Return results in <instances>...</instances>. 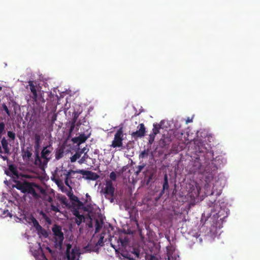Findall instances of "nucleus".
Returning a JSON list of instances; mask_svg holds the SVG:
<instances>
[{"label":"nucleus","instance_id":"nucleus-1","mask_svg":"<svg viewBox=\"0 0 260 260\" xmlns=\"http://www.w3.org/2000/svg\"><path fill=\"white\" fill-rule=\"evenodd\" d=\"M14 187L20 190L22 193L31 195L35 199L41 198V194L45 193V189L41 186L32 182L28 181L25 179H20L15 181Z\"/></svg>","mask_w":260,"mask_h":260},{"label":"nucleus","instance_id":"nucleus-2","mask_svg":"<svg viewBox=\"0 0 260 260\" xmlns=\"http://www.w3.org/2000/svg\"><path fill=\"white\" fill-rule=\"evenodd\" d=\"M35 160L34 163L36 166H40L42 165V161L39 155V149L41 147V136L38 134L35 135Z\"/></svg>","mask_w":260,"mask_h":260},{"label":"nucleus","instance_id":"nucleus-3","mask_svg":"<svg viewBox=\"0 0 260 260\" xmlns=\"http://www.w3.org/2000/svg\"><path fill=\"white\" fill-rule=\"evenodd\" d=\"M102 192L104 193L105 197L110 200L111 203L114 202V194L115 188L113 186V183L111 180H107L106 182V186L102 189Z\"/></svg>","mask_w":260,"mask_h":260},{"label":"nucleus","instance_id":"nucleus-4","mask_svg":"<svg viewBox=\"0 0 260 260\" xmlns=\"http://www.w3.org/2000/svg\"><path fill=\"white\" fill-rule=\"evenodd\" d=\"M66 253L68 260H79L80 255L79 249L76 246L72 248V245L70 244L67 245Z\"/></svg>","mask_w":260,"mask_h":260},{"label":"nucleus","instance_id":"nucleus-5","mask_svg":"<svg viewBox=\"0 0 260 260\" xmlns=\"http://www.w3.org/2000/svg\"><path fill=\"white\" fill-rule=\"evenodd\" d=\"M53 149V148L51 147L50 145L43 147L41 153V159H43V161H42V165L40 166H39V167H44L45 166H46L47 165L48 161L51 158V152Z\"/></svg>","mask_w":260,"mask_h":260},{"label":"nucleus","instance_id":"nucleus-6","mask_svg":"<svg viewBox=\"0 0 260 260\" xmlns=\"http://www.w3.org/2000/svg\"><path fill=\"white\" fill-rule=\"evenodd\" d=\"M77 172L76 171L70 170L69 171H67L66 169H61L58 171H57L56 173V176L59 178V177H64V183L65 184L70 187L69 180L71 178V175L72 174H76Z\"/></svg>","mask_w":260,"mask_h":260},{"label":"nucleus","instance_id":"nucleus-7","mask_svg":"<svg viewBox=\"0 0 260 260\" xmlns=\"http://www.w3.org/2000/svg\"><path fill=\"white\" fill-rule=\"evenodd\" d=\"M52 232L53 234L56 237L55 238V243L56 244L60 247L61 246L62 244V242L64 239L63 234L61 231V229L60 226L54 225L52 229Z\"/></svg>","mask_w":260,"mask_h":260},{"label":"nucleus","instance_id":"nucleus-8","mask_svg":"<svg viewBox=\"0 0 260 260\" xmlns=\"http://www.w3.org/2000/svg\"><path fill=\"white\" fill-rule=\"evenodd\" d=\"M123 131L122 128H120L115 133L114 140L110 147L113 148L120 147L122 146Z\"/></svg>","mask_w":260,"mask_h":260},{"label":"nucleus","instance_id":"nucleus-9","mask_svg":"<svg viewBox=\"0 0 260 260\" xmlns=\"http://www.w3.org/2000/svg\"><path fill=\"white\" fill-rule=\"evenodd\" d=\"M77 173L82 174L84 176H86L84 178L87 180H96L99 178L100 176L96 173L90 171L84 170H76Z\"/></svg>","mask_w":260,"mask_h":260},{"label":"nucleus","instance_id":"nucleus-10","mask_svg":"<svg viewBox=\"0 0 260 260\" xmlns=\"http://www.w3.org/2000/svg\"><path fill=\"white\" fill-rule=\"evenodd\" d=\"M32 147H27L25 149H22V156L24 160L26 161H32Z\"/></svg>","mask_w":260,"mask_h":260},{"label":"nucleus","instance_id":"nucleus-11","mask_svg":"<svg viewBox=\"0 0 260 260\" xmlns=\"http://www.w3.org/2000/svg\"><path fill=\"white\" fill-rule=\"evenodd\" d=\"M140 128L139 130L132 133V136L133 138L137 139L138 138H142L145 135L146 130L144 124L141 123L139 124Z\"/></svg>","mask_w":260,"mask_h":260},{"label":"nucleus","instance_id":"nucleus-12","mask_svg":"<svg viewBox=\"0 0 260 260\" xmlns=\"http://www.w3.org/2000/svg\"><path fill=\"white\" fill-rule=\"evenodd\" d=\"M28 85L30 87V90L32 93V99H33L34 102L37 103L38 102V94L37 89L36 88V86L34 84V82L32 81H29L28 82Z\"/></svg>","mask_w":260,"mask_h":260},{"label":"nucleus","instance_id":"nucleus-13","mask_svg":"<svg viewBox=\"0 0 260 260\" xmlns=\"http://www.w3.org/2000/svg\"><path fill=\"white\" fill-rule=\"evenodd\" d=\"M1 144L4 153L6 154L10 153V149L9 148V144L8 141L5 137L2 138L1 140Z\"/></svg>","mask_w":260,"mask_h":260},{"label":"nucleus","instance_id":"nucleus-14","mask_svg":"<svg viewBox=\"0 0 260 260\" xmlns=\"http://www.w3.org/2000/svg\"><path fill=\"white\" fill-rule=\"evenodd\" d=\"M150 149L149 148H147L146 149H144L143 151H141L139 155V157L140 159H143L147 158L150 153Z\"/></svg>","mask_w":260,"mask_h":260},{"label":"nucleus","instance_id":"nucleus-15","mask_svg":"<svg viewBox=\"0 0 260 260\" xmlns=\"http://www.w3.org/2000/svg\"><path fill=\"white\" fill-rule=\"evenodd\" d=\"M36 231L37 232V233L39 236H42L45 238L47 237L48 236V233L46 231V230L43 229L41 226Z\"/></svg>","mask_w":260,"mask_h":260},{"label":"nucleus","instance_id":"nucleus-16","mask_svg":"<svg viewBox=\"0 0 260 260\" xmlns=\"http://www.w3.org/2000/svg\"><path fill=\"white\" fill-rule=\"evenodd\" d=\"M104 235L103 234H101L100 236V238L97 242V243L94 245V247L96 248H99V246H103L104 245Z\"/></svg>","mask_w":260,"mask_h":260},{"label":"nucleus","instance_id":"nucleus-17","mask_svg":"<svg viewBox=\"0 0 260 260\" xmlns=\"http://www.w3.org/2000/svg\"><path fill=\"white\" fill-rule=\"evenodd\" d=\"M86 252H90L91 251L98 252L99 248H94V246H91L89 244H87L84 247Z\"/></svg>","mask_w":260,"mask_h":260},{"label":"nucleus","instance_id":"nucleus-18","mask_svg":"<svg viewBox=\"0 0 260 260\" xmlns=\"http://www.w3.org/2000/svg\"><path fill=\"white\" fill-rule=\"evenodd\" d=\"M55 158L58 160L62 158L63 156V150L61 148L57 149L55 152Z\"/></svg>","mask_w":260,"mask_h":260},{"label":"nucleus","instance_id":"nucleus-19","mask_svg":"<svg viewBox=\"0 0 260 260\" xmlns=\"http://www.w3.org/2000/svg\"><path fill=\"white\" fill-rule=\"evenodd\" d=\"M77 141L79 143L81 144L85 142V141L87 139V137H86L84 134L80 135L77 138Z\"/></svg>","mask_w":260,"mask_h":260},{"label":"nucleus","instance_id":"nucleus-20","mask_svg":"<svg viewBox=\"0 0 260 260\" xmlns=\"http://www.w3.org/2000/svg\"><path fill=\"white\" fill-rule=\"evenodd\" d=\"M161 128V125L159 124H153V128L152 129L153 134L154 135H157L159 133V129Z\"/></svg>","mask_w":260,"mask_h":260},{"label":"nucleus","instance_id":"nucleus-21","mask_svg":"<svg viewBox=\"0 0 260 260\" xmlns=\"http://www.w3.org/2000/svg\"><path fill=\"white\" fill-rule=\"evenodd\" d=\"M162 189H164V190H168L169 189L168 178L167 174L164 175V181L162 185Z\"/></svg>","mask_w":260,"mask_h":260},{"label":"nucleus","instance_id":"nucleus-22","mask_svg":"<svg viewBox=\"0 0 260 260\" xmlns=\"http://www.w3.org/2000/svg\"><path fill=\"white\" fill-rule=\"evenodd\" d=\"M84 219L85 217L84 215L80 214V215L76 217L75 222L78 225H79L83 221H84Z\"/></svg>","mask_w":260,"mask_h":260},{"label":"nucleus","instance_id":"nucleus-23","mask_svg":"<svg viewBox=\"0 0 260 260\" xmlns=\"http://www.w3.org/2000/svg\"><path fill=\"white\" fill-rule=\"evenodd\" d=\"M31 222L33 224L34 227L36 229V230H38L39 228L41 226V225L39 224V222L38 220L34 217H31Z\"/></svg>","mask_w":260,"mask_h":260},{"label":"nucleus","instance_id":"nucleus-24","mask_svg":"<svg viewBox=\"0 0 260 260\" xmlns=\"http://www.w3.org/2000/svg\"><path fill=\"white\" fill-rule=\"evenodd\" d=\"M73 117L70 123L76 124L77 119L79 116V113L78 112L75 111L73 112Z\"/></svg>","mask_w":260,"mask_h":260},{"label":"nucleus","instance_id":"nucleus-25","mask_svg":"<svg viewBox=\"0 0 260 260\" xmlns=\"http://www.w3.org/2000/svg\"><path fill=\"white\" fill-rule=\"evenodd\" d=\"M145 165L143 164L142 165H139L137 167H136V171H135V174L137 176L142 171V170L144 169L145 167Z\"/></svg>","mask_w":260,"mask_h":260},{"label":"nucleus","instance_id":"nucleus-26","mask_svg":"<svg viewBox=\"0 0 260 260\" xmlns=\"http://www.w3.org/2000/svg\"><path fill=\"white\" fill-rule=\"evenodd\" d=\"M194 166L196 167L193 169V171L196 172L198 170H199L201 169V164L199 162V160H196L194 162Z\"/></svg>","mask_w":260,"mask_h":260},{"label":"nucleus","instance_id":"nucleus-27","mask_svg":"<svg viewBox=\"0 0 260 260\" xmlns=\"http://www.w3.org/2000/svg\"><path fill=\"white\" fill-rule=\"evenodd\" d=\"M54 181L59 188L61 189L63 188V183L61 179L60 178H56L54 179Z\"/></svg>","mask_w":260,"mask_h":260},{"label":"nucleus","instance_id":"nucleus-28","mask_svg":"<svg viewBox=\"0 0 260 260\" xmlns=\"http://www.w3.org/2000/svg\"><path fill=\"white\" fill-rule=\"evenodd\" d=\"M102 224L100 223V222L99 221V220L98 219H96V221H95V233H96L99 232V231L102 228Z\"/></svg>","mask_w":260,"mask_h":260},{"label":"nucleus","instance_id":"nucleus-29","mask_svg":"<svg viewBox=\"0 0 260 260\" xmlns=\"http://www.w3.org/2000/svg\"><path fill=\"white\" fill-rule=\"evenodd\" d=\"M8 137L13 141H14L16 135L14 132L12 131H8L7 132Z\"/></svg>","mask_w":260,"mask_h":260},{"label":"nucleus","instance_id":"nucleus-30","mask_svg":"<svg viewBox=\"0 0 260 260\" xmlns=\"http://www.w3.org/2000/svg\"><path fill=\"white\" fill-rule=\"evenodd\" d=\"M80 156L81 154L80 153L76 152L71 157V161L72 162H75L77 159L80 158Z\"/></svg>","mask_w":260,"mask_h":260},{"label":"nucleus","instance_id":"nucleus-31","mask_svg":"<svg viewBox=\"0 0 260 260\" xmlns=\"http://www.w3.org/2000/svg\"><path fill=\"white\" fill-rule=\"evenodd\" d=\"M146 259L147 260H162V258H158L157 257L152 255H146Z\"/></svg>","mask_w":260,"mask_h":260},{"label":"nucleus","instance_id":"nucleus-32","mask_svg":"<svg viewBox=\"0 0 260 260\" xmlns=\"http://www.w3.org/2000/svg\"><path fill=\"white\" fill-rule=\"evenodd\" d=\"M5 124L4 122H0V136L5 132Z\"/></svg>","mask_w":260,"mask_h":260},{"label":"nucleus","instance_id":"nucleus-33","mask_svg":"<svg viewBox=\"0 0 260 260\" xmlns=\"http://www.w3.org/2000/svg\"><path fill=\"white\" fill-rule=\"evenodd\" d=\"M133 254L135 255V257L139 259L140 255V251L138 249L133 248V251L132 252Z\"/></svg>","mask_w":260,"mask_h":260},{"label":"nucleus","instance_id":"nucleus-34","mask_svg":"<svg viewBox=\"0 0 260 260\" xmlns=\"http://www.w3.org/2000/svg\"><path fill=\"white\" fill-rule=\"evenodd\" d=\"M2 108L3 110L6 112V113L8 114V116L10 115V112L7 107V105L5 104H2Z\"/></svg>","mask_w":260,"mask_h":260},{"label":"nucleus","instance_id":"nucleus-35","mask_svg":"<svg viewBox=\"0 0 260 260\" xmlns=\"http://www.w3.org/2000/svg\"><path fill=\"white\" fill-rule=\"evenodd\" d=\"M51 210L55 212H58L60 211L58 208V206H55L52 204L51 205Z\"/></svg>","mask_w":260,"mask_h":260},{"label":"nucleus","instance_id":"nucleus-36","mask_svg":"<svg viewBox=\"0 0 260 260\" xmlns=\"http://www.w3.org/2000/svg\"><path fill=\"white\" fill-rule=\"evenodd\" d=\"M110 178L111 179V181H115L116 179V175L114 172H112L110 174Z\"/></svg>","mask_w":260,"mask_h":260},{"label":"nucleus","instance_id":"nucleus-37","mask_svg":"<svg viewBox=\"0 0 260 260\" xmlns=\"http://www.w3.org/2000/svg\"><path fill=\"white\" fill-rule=\"evenodd\" d=\"M56 119H57V114L53 113L50 118L51 123L53 124L55 122V121L56 120Z\"/></svg>","mask_w":260,"mask_h":260},{"label":"nucleus","instance_id":"nucleus-38","mask_svg":"<svg viewBox=\"0 0 260 260\" xmlns=\"http://www.w3.org/2000/svg\"><path fill=\"white\" fill-rule=\"evenodd\" d=\"M155 136V135H153V134H150V135H149V143L150 144H152V143L153 142V141H154V140Z\"/></svg>","mask_w":260,"mask_h":260},{"label":"nucleus","instance_id":"nucleus-39","mask_svg":"<svg viewBox=\"0 0 260 260\" xmlns=\"http://www.w3.org/2000/svg\"><path fill=\"white\" fill-rule=\"evenodd\" d=\"M70 124L71 125L69 129V133L71 134L74 129V128L75 127V124L70 123Z\"/></svg>","mask_w":260,"mask_h":260},{"label":"nucleus","instance_id":"nucleus-40","mask_svg":"<svg viewBox=\"0 0 260 260\" xmlns=\"http://www.w3.org/2000/svg\"><path fill=\"white\" fill-rule=\"evenodd\" d=\"M41 194L42 195V197H41V198L43 199V200H44L45 201L48 199V197L50 196L48 194L46 190H45V193L44 194Z\"/></svg>","mask_w":260,"mask_h":260},{"label":"nucleus","instance_id":"nucleus-41","mask_svg":"<svg viewBox=\"0 0 260 260\" xmlns=\"http://www.w3.org/2000/svg\"><path fill=\"white\" fill-rule=\"evenodd\" d=\"M73 214L76 217L80 215V212L78 209H75L73 211Z\"/></svg>","mask_w":260,"mask_h":260},{"label":"nucleus","instance_id":"nucleus-42","mask_svg":"<svg viewBox=\"0 0 260 260\" xmlns=\"http://www.w3.org/2000/svg\"><path fill=\"white\" fill-rule=\"evenodd\" d=\"M9 169L11 172H12L14 174H15V168L13 165L9 166Z\"/></svg>","mask_w":260,"mask_h":260},{"label":"nucleus","instance_id":"nucleus-43","mask_svg":"<svg viewBox=\"0 0 260 260\" xmlns=\"http://www.w3.org/2000/svg\"><path fill=\"white\" fill-rule=\"evenodd\" d=\"M167 256V257H166V256H165V257L164 258L165 260H171V254H170V252H168Z\"/></svg>","mask_w":260,"mask_h":260},{"label":"nucleus","instance_id":"nucleus-44","mask_svg":"<svg viewBox=\"0 0 260 260\" xmlns=\"http://www.w3.org/2000/svg\"><path fill=\"white\" fill-rule=\"evenodd\" d=\"M165 190H164V189H162V190H161V191L159 193L158 197L157 198V199H156V201H157L158 199H159L162 197V196L164 194Z\"/></svg>","mask_w":260,"mask_h":260},{"label":"nucleus","instance_id":"nucleus-45","mask_svg":"<svg viewBox=\"0 0 260 260\" xmlns=\"http://www.w3.org/2000/svg\"><path fill=\"white\" fill-rule=\"evenodd\" d=\"M71 200L72 201H75L76 203L77 201H78L79 199L77 197L73 196V197H71Z\"/></svg>","mask_w":260,"mask_h":260},{"label":"nucleus","instance_id":"nucleus-46","mask_svg":"<svg viewBox=\"0 0 260 260\" xmlns=\"http://www.w3.org/2000/svg\"><path fill=\"white\" fill-rule=\"evenodd\" d=\"M77 205L79 207H81L83 206V204L82 202H81L79 200L77 202Z\"/></svg>","mask_w":260,"mask_h":260},{"label":"nucleus","instance_id":"nucleus-47","mask_svg":"<svg viewBox=\"0 0 260 260\" xmlns=\"http://www.w3.org/2000/svg\"><path fill=\"white\" fill-rule=\"evenodd\" d=\"M152 177H153V175L151 174L150 175L149 177H148V180L147 181V184L148 185L149 184V183L151 181L152 179Z\"/></svg>","mask_w":260,"mask_h":260},{"label":"nucleus","instance_id":"nucleus-48","mask_svg":"<svg viewBox=\"0 0 260 260\" xmlns=\"http://www.w3.org/2000/svg\"><path fill=\"white\" fill-rule=\"evenodd\" d=\"M48 201V202H52L53 201L52 198L51 196L48 197V199L46 200Z\"/></svg>","mask_w":260,"mask_h":260},{"label":"nucleus","instance_id":"nucleus-49","mask_svg":"<svg viewBox=\"0 0 260 260\" xmlns=\"http://www.w3.org/2000/svg\"><path fill=\"white\" fill-rule=\"evenodd\" d=\"M203 149H204V150H203V149H201V150H200V149H199V152H200V153H205V152H206V151H207V149H206V148H203Z\"/></svg>","mask_w":260,"mask_h":260},{"label":"nucleus","instance_id":"nucleus-50","mask_svg":"<svg viewBox=\"0 0 260 260\" xmlns=\"http://www.w3.org/2000/svg\"><path fill=\"white\" fill-rule=\"evenodd\" d=\"M1 155V158L4 160H8V158L7 156H3V155Z\"/></svg>","mask_w":260,"mask_h":260},{"label":"nucleus","instance_id":"nucleus-51","mask_svg":"<svg viewBox=\"0 0 260 260\" xmlns=\"http://www.w3.org/2000/svg\"><path fill=\"white\" fill-rule=\"evenodd\" d=\"M43 217L45 218L47 222H49L50 221V219L46 216V214H43Z\"/></svg>","mask_w":260,"mask_h":260},{"label":"nucleus","instance_id":"nucleus-52","mask_svg":"<svg viewBox=\"0 0 260 260\" xmlns=\"http://www.w3.org/2000/svg\"><path fill=\"white\" fill-rule=\"evenodd\" d=\"M192 122V120L190 119L189 118L186 120V123L187 124L188 123Z\"/></svg>","mask_w":260,"mask_h":260},{"label":"nucleus","instance_id":"nucleus-53","mask_svg":"<svg viewBox=\"0 0 260 260\" xmlns=\"http://www.w3.org/2000/svg\"><path fill=\"white\" fill-rule=\"evenodd\" d=\"M84 159H83V158H82L80 161H79V162L80 163H82L83 161H84Z\"/></svg>","mask_w":260,"mask_h":260},{"label":"nucleus","instance_id":"nucleus-54","mask_svg":"<svg viewBox=\"0 0 260 260\" xmlns=\"http://www.w3.org/2000/svg\"><path fill=\"white\" fill-rule=\"evenodd\" d=\"M3 153V151H2V149L1 148V147H0V153Z\"/></svg>","mask_w":260,"mask_h":260},{"label":"nucleus","instance_id":"nucleus-55","mask_svg":"<svg viewBox=\"0 0 260 260\" xmlns=\"http://www.w3.org/2000/svg\"><path fill=\"white\" fill-rule=\"evenodd\" d=\"M85 149V148H83V149L82 150V151H81V153L83 152L84 151Z\"/></svg>","mask_w":260,"mask_h":260},{"label":"nucleus","instance_id":"nucleus-56","mask_svg":"<svg viewBox=\"0 0 260 260\" xmlns=\"http://www.w3.org/2000/svg\"><path fill=\"white\" fill-rule=\"evenodd\" d=\"M126 257L128 258L129 259H133V258H131L130 257V256H126Z\"/></svg>","mask_w":260,"mask_h":260},{"label":"nucleus","instance_id":"nucleus-57","mask_svg":"<svg viewBox=\"0 0 260 260\" xmlns=\"http://www.w3.org/2000/svg\"><path fill=\"white\" fill-rule=\"evenodd\" d=\"M168 240L170 241V238H169V237H168Z\"/></svg>","mask_w":260,"mask_h":260},{"label":"nucleus","instance_id":"nucleus-58","mask_svg":"<svg viewBox=\"0 0 260 260\" xmlns=\"http://www.w3.org/2000/svg\"><path fill=\"white\" fill-rule=\"evenodd\" d=\"M91 226H92L91 224L89 225V227H91Z\"/></svg>","mask_w":260,"mask_h":260},{"label":"nucleus","instance_id":"nucleus-59","mask_svg":"<svg viewBox=\"0 0 260 260\" xmlns=\"http://www.w3.org/2000/svg\"><path fill=\"white\" fill-rule=\"evenodd\" d=\"M2 87H1V86H0V90H1V89H2Z\"/></svg>","mask_w":260,"mask_h":260}]
</instances>
